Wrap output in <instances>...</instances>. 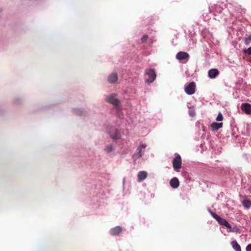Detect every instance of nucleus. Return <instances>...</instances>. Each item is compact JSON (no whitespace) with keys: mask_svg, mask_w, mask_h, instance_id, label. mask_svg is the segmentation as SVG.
Returning a JSON list of instances; mask_svg holds the SVG:
<instances>
[{"mask_svg":"<svg viewBox=\"0 0 251 251\" xmlns=\"http://www.w3.org/2000/svg\"><path fill=\"white\" fill-rule=\"evenodd\" d=\"M145 82L148 84L153 82L156 77V74L154 69H146L145 73Z\"/></svg>","mask_w":251,"mask_h":251,"instance_id":"f257e3e1","label":"nucleus"},{"mask_svg":"<svg viewBox=\"0 0 251 251\" xmlns=\"http://www.w3.org/2000/svg\"><path fill=\"white\" fill-rule=\"evenodd\" d=\"M106 130L109 132L110 137L113 140L119 139L121 137V132L110 126H107Z\"/></svg>","mask_w":251,"mask_h":251,"instance_id":"f03ea898","label":"nucleus"},{"mask_svg":"<svg viewBox=\"0 0 251 251\" xmlns=\"http://www.w3.org/2000/svg\"><path fill=\"white\" fill-rule=\"evenodd\" d=\"M105 100L114 105L117 108H119L120 107V101L117 98V95L113 93L107 96L105 98Z\"/></svg>","mask_w":251,"mask_h":251,"instance_id":"7ed1b4c3","label":"nucleus"},{"mask_svg":"<svg viewBox=\"0 0 251 251\" xmlns=\"http://www.w3.org/2000/svg\"><path fill=\"white\" fill-rule=\"evenodd\" d=\"M181 158L180 155L177 154L176 157L173 160V166L176 172H179L181 168Z\"/></svg>","mask_w":251,"mask_h":251,"instance_id":"20e7f679","label":"nucleus"},{"mask_svg":"<svg viewBox=\"0 0 251 251\" xmlns=\"http://www.w3.org/2000/svg\"><path fill=\"white\" fill-rule=\"evenodd\" d=\"M147 145L145 144H142L139 147H138L132 156V157L135 159L137 160V159L140 158L144 154V151H142L143 149H144L146 148Z\"/></svg>","mask_w":251,"mask_h":251,"instance_id":"39448f33","label":"nucleus"},{"mask_svg":"<svg viewBox=\"0 0 251 251\" xmlns=\"http://www.w3.org/2000/svg\"><path fill=\"white\" fill-rule=\"evenodd\" d=\"M195 83L194 82H191L189 83L187 86L185 87V92L187 94L191 95L195 93Z\"/></svg>","mask_w":251,"mask_h":251,"instance_id":"423d86ee","label":"nucleus"},{"mask_svg":"<svg viewBox=\"0 0 251 251\" xmlns=\"http://www.w3.org/2000/svg\"><path fill=\"white\" fill-rule=\"evenodd\" d=\"M209 9L210 12H213L215 16H217V15L221 14L223 11H224V12L227 11L226 9H223L221 6L218 5H215L211 6L209 8Z\"/></svg>","mask_w":251,"mask_h":251,"instance_id":"0eeeda50","label":"nucleus"},{"mask_svg":"<svg viewBox=\"0 0 251 251\" xmlns=\"http://www.w3.org/2000/svg\"><path fill=\"white\" fill-rule=\"evenodd\" d=\"M118 76L116 73H112L109 74L107 76V80L109 83H115L118 80Z\"/></svg>","mask_w":251,"mask_h":251,"instance_id":"6e6552de","label":"nucleus"},{"mask_svg":"<svg viewBox=\"0 0 251 251\" xmlns=\"http://www.w3.org/2000/svg\"><path fill=\"white\" fill-rule=\"evenodd\" d=\"M241 110L246 114H251V104L249 103H243L241 106Z\"/></svg>","mask_w":251,"mask_h":251,"instance_id":"1a4fd4ad","label":"nucleus"},{"mask_svg":"<svg viewBox=\"0 0 251 251\" xmlns=\"http://www.w3.org/2000/svg\"><path fill=\"white\" fill-rule=\"evenodd\" d=\"M176 58L179 60H182L185 59H187V60H188L189 58V55L186 52L179 51L176 54Z\"/></svg>","mask_w":251,"mask_h":251,"instance_id":"9d476101","label":"nucleus"},{"mask_svg":"<svg viewBox=\"0 0 251 251\" xmlns=\"http://www.w3.org/2000/svg\"><path fill=\"white\" fill-rule=\"evenodd\" d=\"M122 231V228L120 226H116L112 228L110 231V234L112 236H116L119 235Z\"/></svg>","mask_w":251,"mask_h":251,"instance_id":"9b49d317","label":"nucleus"},{"mask_svg":"<svg viewBox=\"0 0 251 251\" xmlns=\"http://www.w3.org/2000/svg\"><path fill=\"white\" fill-rule=\"evenodd\" d=\"M219 74V72L217 69H211L208 71V76L211 79L215 78Z\"/></svg>","mask_w":251,"mask_h":251,"instance_id":"f8f14e48","label":"nucleus"},{"mask_svg":"<svg viewBox=\"0 0 251 251\" xmlns=\"http://www.w3.org/2000/svg\"><path fill=\"white\" fill-rule=\"evenodd\" d=\"M223 123L213 122L210 125V128L212 131H216L222 127Z\"/></svg>","mask_w":251,"mask_h":251,"instance_id":"ddd939ff","label":"nucleus"},{"mask_svg":"<svg viewBox=\"0 0 251 251\" xmlns=\"http://www.w3.org/2000/svg\"><path fill=\"white\" fill-rule=\"evenodd\" d=\"M170 184L171 186L174 189L177 188L179 185V182L178 178L176 177L172 178L170 181Z\"/></svg>","mask_w":251,"mask_h":251,"instance_id":"4468645a","label":"nucleus"},{"mask_svg":"<svg viewBox=\"0 0 251 251\" xmlns=\"http://www.w3.org/2000/svg\"><path fill=\"white\" fill-rule=\"evenodd\" d=\"M147 173L146 171H140L137 175L138 181H142L147 177Z\"/></svg>","mask_w":251,"mask_h":251,"instance_id":"2eb2a0df","label":"nucleus"},{"mask_svg":"<svg viewBox=\"0 0 251 251\" xmlns=\"http://www.w3.org/2000/svg\"><path fill=\"white\" fill-rule=\"evenodd\" d=\"M215 219L218 222L220 225L225 226L227 225L228 223L226 219L222 218L219 215Z\"/></svg>","mask_w":251,"mask_h":251,"instance_id":"dca6fc26","label":"nucleus"},{"mask_svg":"<svg viewBox=\"0 0 251 251\" xmlns=\"http://www.w3.org/2000/svg\"><path fill=\"white\" fill-rule=\"evenodd\" d=\"M231 245L235 251H241V247L236 240L232 241Z\"/></svg>","mask_w":251,"mask_h":251,"instance_id":"f3484780","label":"nucleus"},{"mask_svg":"<svg viewBox=\"0 0 251 251\" xmlns=\"http://www.w3.org/2000/svg\"><path fill=\"white\" fill-rule=\"evenodd\" d=\"M114 150V146L111 144H108L105 146L104 151L107 153H109Z\"/></svg>","mask_w":251,"mask_h":251,"instance_id":"a211bd4d","label":"nucleus"},{"mask_svg":"<svg viewBox=\"0 0 251 251\" xmlns=\"http://www.w3.org/2000/svg\"><path fill=\"white\" fill-rule=\"evenodd\" d=\"M73 112L77 116H82L84 113V111L82 109L75 108L72 109Z\"/></svg>","mask_w":251,"mask_h":251,"instance_id":"6ab92c4d","label":"nucleus"},{"mask_svg":"<svg viewBox=\"0 0 251 251\" xmlns=\"http://www.w3.org/2000/svg\"><path fill=\"white\" fill-rule=\"evenodd\" d=\"M242 203L243 206L247 208H249L251 206V202L249 200H244L243 201Z\"/></svg>","mask_w":251,"mask_h":251,"instance_id":"aec40b11","label":"nucleus"},{"mask_svg":"<svg viewBox=\"0 0 251 251\" xmlns=\"http://www.w3.org/2000/svg\"><path fill=\"white\" fill-rule=\"evenodd\" d=\"M244 43L246 45H249L251 43V34L245 38Z\"/></svg>","mask_w":251,"mask_h":251,"instance_id":"412c9836","label":"nucleus"},{"mask_svg":"<svg viewBox=\"0 0 251 251\" xmlns=\"http://www.w3.org/2000/svg\"><path fill=\"white\" fill-rule=\"evenodd\" d=\"M22 102V100L20 98H17L13 100V104L14 105H18Z\"/></svg>","mask_w":251,"mask_h":251,"instance_id":"4be33fe9","label":"nucleus"},{"mask_svg":"<svg viewBox=\"0 0 251 251\" xmlns=\"http://www.w3.org/2000/svg\"><path fill=\"white\" fill-rule=\"evenodd\" d=\"M229 232H235V233H240V229L236 226H234L232 227L231 229L229 230Z\"/></svg>","mask_w":251,"mask_h":251,"instance_id":"5701e85b","label":"nucleus"},{"mask_svg":"<svg viewBox=\"0 0 251 251\" xmlns=\"http://www.w3.org/2000/svg\"><path fill=\"white\" fill-rule=\"evenodd\" d=\"M243 53L248 55H251V47L247 49L243 50Z\"/></svg>","mask_w":251,"mask_h":251,"instance_id":"b1692460","label":"nucleus"},{"mask_svg":"<svg viewBox=\"0 0 251 251\" xmlns=\"http://www.w3.org/2000/svg\"><path fill=\"white\" fill-rule=\"evenodd\" d=\"M216 120L218 121H221L223 120V116L221 113L218 114Z\"/></svg>","mask_w":251,"mask_h":251,"instance_id":"393cba45","label":"nucleus"},{"mask_svg":"<svg viewBox=\"0 0 251 251\" xmlns=\"http://www.w3.org/2000/svg\"><path fill=\"white\" fill-rule=\"evenodd\" d=\"M148 38V36L147 35H144L141 39V41L142 43H144L146 42Z\"/></svg>","mask_w":251,"mask_h":251,"instance_id":"a878e982","label":"nucleus"},{"mask_svg":"<svg viewBox=\"0 0 251 251\" xmlns=\"http://www.w3.org/2000/svg\"><path fill=\"white\" fill-rule=\"evenodd\" d=\"M208 212L210 213V214H211V215L215 219L218 216V215H217V214L215 213L214 212H213V211H212L210 209H208Z\"/></svg>","mask_w":251,"mask_h":251,"instance_id":"bb28decb","label":"nucleus"},{"mask_svg":"<svg viewBox=\"0 0 251 251\" xmlns=\"http://www.w3.org/2000/svg\"><path fill=\"white\" fill-rule=\"evenodd\" d=\"M232 9H233V7L231 6H230L229 8V12L231 16H234L235 15V12L232 10Z\"/></svg>","mask_w":251,"mask_h":251,"instance_id":"cd10ccee","label":"nucleus"},{"mask_svg":"<svg viewBox=\"0 0 251 251\" xmlns=\"http://www.w3.org/2000/svg\"><path fill=\"white\" fill-rule=\"evenodd\" d=\"M189 115L191 117H193L195 115V112L194 110H191L189 111Z\"/></svg>","mask_w":251,"mask_h":251,"instance_id":"c85d7f7f","label":"nucleus"},{"mask_svg":"<svg viewBox=\"0 0 251 251\" xmlns=\"http://www.w3.org/2000/svg\"><path fill=\"white\" fill-rule=\"evenodd\" d=\"M225 227L227 228V230L228 232H229V230L231 229L232 227L231 225L228 223L227 225H226Z\"/></svg>","mask_w":251,"mask_h":251,"instance_id":"c756f323","label":"nucleus"},{"mask_svg":"<svg viewBox=\"0 0 251 251\" xmlns=\"http://www.w3.org/2000/svg\"><path fill=\"white\" fill-rule=\"evenodd\" d=\"M246 251H251V244H249L246 248Z\"/></svg>","mask_w":251,"mask_h":251,"instance_id":"7c9ffc66","label":"nucleus"},{"mask_svg":"<svg viewBox=\"0 0 251 251\" xmlns=\"http://www.w3.org/2000/svg\"><path fill=\"white\" fill-rule=\"evenodd\" d=\"M2 108H0V114L1 113H2Z\"/></svg>","mask_w":251,"mask_h":251,"instance_id":"2f4dec72","label":"nucleus"},{"mask_svg":"<svg viewBox=\"0 0 251 251\" xmlns=\"http://www.w3.org/2000/svg\"><path fill=\"white\" fill-rule=\"evenodd\" d=\"M224 19H225V20H226V19H226V18H224Z\"/></svg>","mask_w":251,"mask_h":251,"instance_id":"473e14b6","label":"nucleus"},{"mask_svg":"<svg viewBox=\"0 0 251 251\" xmlns=\"http://www.w3.org/2000/svg\"><path fill=\"white\" fill-rule=\"evenodd\" d=\"M1 11V9H0V12Z\"/></svg>","mask_w":251,"mask_h":251,"instance_id":"72a5a7b5","label":"nucleus"}]
</instances>
